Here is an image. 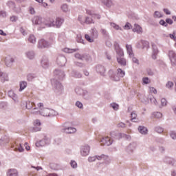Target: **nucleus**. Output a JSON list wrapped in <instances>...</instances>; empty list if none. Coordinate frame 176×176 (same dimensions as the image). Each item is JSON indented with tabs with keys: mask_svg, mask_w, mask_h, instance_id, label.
<instances>
[{
	"mask_svg": "<svg viewBox=\"0 0 176 176\" xmlns=\"http://www.w3.org/2000/svg\"><path fill=\"white\" fill-rule=\"evenodd\" d=\"M62 131H63V133H65L66 134H75L77 130L76 128L68 126V124L65 123L63 124Z\"/></svg>",
	"mask_w": 176,
	"mask_h": 176,
	"instance_id": "nucleus-4",
	"label": "nucleus"
},
{
	"mask_svg": "<svg viewBox=\"0 0 176 176\" xmlns=\"http://www.w3.org/2000/svg\"><path fill=\"white\" fill-rule=\"evenodd\" d=\"M138 129L139 133L143 135H146V134H148V129L144 126H140Z\"/></svg>",
	"mask_w": 176,
	"mask_h": 176,
	"instance_id": "nucleus-38",
	"label": "nucleus"
},
{
	"mask_svg": "<svg viewBox=\"0 0 176 176\" xmlns=\"http://www.w3.org/2000/svg\"><path fill=\"white\" fill-rule=\"evenodd\" d=\"M28 41L30 42V43L35 45V43H36V37H35L34 34H30L28 38Z\"/></svg>",
	"mask_w": 176,
	"mask_h": 176,
	"instance_id": "nucleus-42",
	"label": "nucleus"
},
{
	"mask_svg": "<svg viewBox=\"0 0 176 176\" xmlns=\"http://www.w3.org/2000/svg\"><path fill=\"white\" fill-rule=\"evenodd\" d=\"M166 89H171L173 87H174V82L171 81H168L166 84Z\"/></svg>",
	"mask_w": 176,
	"mask_h": 176,
	"instance_id": "nucleus-59",
	"label": "nucleus"
},
{
	"mask_svg": "<svg viewBox=\"0 0 176 176\" xmlns=\"http://www.w3.org/2000/svg\"><path fill=\"white\" fill-rule=\"evenodd\" d=\"M0 80L1 83H5V82H8L9 76L8 75V74L3 72V74L0 76Z\"/></svg>",
	"mask_w": 176,
	"mask_h": 176,
	"instance_id": "nucleus-35",
	"label": "nucleus"
},
{
	"mask_svg": "<svg viewBox=\"0 0 176 176\" xmlns=\"http://www.w3.org/2000/svg\"><path fill=\"white\" fill-rule=\"evenodd\" d=\"M163 118V113L160 111H154L151 113V119H162Z\"/></svg>",
	"mask_w": 176,
	"mask_h": 176,
	"instance_id": "nucleus-30",
	"label": "nucleus"
},
{
	"mask_svg": "<svg viewBox=\"0 0 176 176\" xmlns=\"http://www.w3.org/2000/svg\"><path fill=\"white\" fill-rule=\"evenodd\" d=\"M25 56L29 60H34L35 58V52L32 50H28L25 52Z\"/></svg>",
	"mask_w": 176,
	"mask_h": 176,
	"instance_id": "nucleus-26",
	"label": "nucleus"
},
{
	"mask_svg": "<svg viewBox=\"0 0 176 176\" xmlns=\"http://www.w3.org/2000/svg\"><path fill=\"white\" fill-rule=\"evenodd\" d=\"M41 65L45 69H46V68H49V59L47 57L44 56L41 58Z\"/></svg>",
	"mask_w": 176,
	"mask_h": 176,
	"instance_id": "nucleus-23",
	"label": "nucleus"
},
{
	"mask_svg": "<svg viewBox=\"0 0 176 176\" xmlns=\"http://www.w3.org/2000/svg\"><path fill=\"white\" fill-rule=\"evenodd\" d=\"M96 160H104V162L106 164H108L111 162L109 157H108V155H106L104 154H102L100 155H96Z\"/></svg>",
	"mask_w": 176,
	"mask_h": 176,
	"instance_id": "nucleus-21",
	"label": "nucleus"
},
{
	"mask_svg": "<svg viewBox=\"0 0 176 176\" xmlns=\"http://www.w3.org/2000/svg\"><path fill=\"white\" fill-rule=\"evenodd\" d=\"M131 28H133V26L131 25V23L127 22L124 26V29L128 30H131Z\"/></svg>",
	"mask_w": 176,
	"mask_h": 176,
	"instance_id": "nucleus-63",
	"label": "nucleus"
},
{
	"mask_svg": "<svg viewBox=\"0 0 176 176\" xmlns=\"http://www.w3.org/2000/svg\"><path fill=\"white\" fill-rule=\"evenodd\" d=\"M44 24V28L54 27V19L52 18L45 19Z\"/></svg>",
	"mask_w": 176,
	"mask_h": 176,
	"instance_id": "nucleus-20",
	"label": "nucleus"
},
{
	"mask_svg": "<svg viewBox=\"0 0 176 176\" xmlns=\"http://www.w3.org/2000/svg\"><path fill=\"white\" fill-rule=\"evenodd\" d=\"M114 47H115V51H116V54H118L117 57H124V52H123V50L122 48H120V46H119V43H115Z\"/></svg>",
	"mask_w": 176,
	"mask_h": 176,
	"instance_id": "nucleus-13",
	"label": "nucleus"
},
{
	"mask_svg": "<svg viewBox=\"0 0 176 176\" xmlns=\"http://www.w3.org/2000/svg\"><path fill=\"white\" fill-rule=\"evenodd\" d=\"M15 151H18V152H24V147H23V145L19 144L18 146H16V147L14 148Z\"/></svg>",
	"mask_w": 176,
	"mask_h": 176,
	"instance_id": "nucleus-55",
	"label": "nucleus"
},
{
	"mask_svg": "<svg viewBox=\"0 0 176 176\" xmlns=\"http://www.w3.org/2000/svg\"><path fill=\"white\" fill-rule=\"evenodd\" d=\"M100 142L101 145H106L107 146H109L110 145H112L113 140L112 138L108 136H104L100 139Z\"/></svg>",
	"mask_w": 176,
	"mask_h": 176,
	"instance_id": "nucleus-7",
	"label": "nucleus"
},
{
	"mask_svg": "<svg viewBox=\"0 0 176 176\" xmlns=\"http://www.w3.org/2000/svg\"><path fill=\"white\" fill-rule=\"evenodd\" d=\"M56 63L59 67H64L67 64V58L64 55H59L56 58Z\"/></svg>",
	"mask_w": 176,
	"mask_h": 176,
	"instance_id": "nucleus-8",
	"label": "nucleus"
},
{
	"mask_svg": "<svg viewBox=\"0 0 176 176\" xmlns=\"http://www.w3.org/2000/svg\"><path fill=\"white\" fill-rule=\"evenodd\" d=\"M148 91L151 94H157V90L153 87H148Z\"/></svg>",
	"mask_w": 176,
	"mask_h": 176,
	"instance_id": "nucleus-57",
	"label": "nucleus"
},
{
	"mask_svg": "<svg viewBox=\"0 0 176 176\" xmlns=\"http://www.w3.org/2000/svg\"><path fill=\"white\" fill-rule=\"evenodd\" d=\"M51 83L54 87V91L56 93H61L63 91V87L61 85V82H59L58 81H56L55 79L51 80Z\"/></svg>",
	"mask_w": 176,
	"mask_h": 176,
	"instance_id": "nucleus-5",
	"label": "nucleus"
},
{
	"mask_svg": "<svg viewBox=\"0 0 176 176\" xmlns=\"http://www.w3.org/2000/svg\"><path fill=\"white\" fill-rule=\"evenodd\" d=\"M8 6H10V8H14V10L15 12H16L17 13H19V12H20V7L16 8V6L14 5V3L12 1H9L8 3Z\"/></svg>",
	"mask_w": 176,
	"mask_h": 176,
	"instance_id": "nucleus-46",
	"label": "nucleus"
},
{
	"mask_svg": "<svg viewBox=\"0 0 176 176\" xmlns=\"http://www.w3.org/2000/svg\"><path fill=\"white\" fill-rule=\"evenodd\" d=\"M60 9L62 12H64V13H68V12H70L69 7L68 6V4L63 3L60 6Z\"/></svg>",
	"mask_w": 176,
	"mask_h": 176,
	"instance_id": "nucleus-39",
	"label": "nucleus"
},
{
	"mask_svg": "<svg viewBox=\"0 0 176 176\" xmlns=\"http://www.w3.org/2000/svg\"><path fill=\"white\" fill-rule=\"evenodd\" d=\"M34 105H35V104L32 102H26V109H32L34 108Z\"/></svg>",
	"mask_w": 176,
	"mask_h": 176,
	"instance_id": "nucleus-52",
	"label": "nucleus"
},
{
	"mask_svg": "<svg viewBox=\"0 0 176 176\" xmlns=\"http://www.w3.org/2000/svg\"><path fill=\"white\" fill-rule=\"evenodd\" d=\"M78 49H69V48H64L63 52L65 53H75V52H77Z\"/></svg>",
	"mask_w": 176,
	"mask_h": 176,
	"instance_id": "nucleus-51",
	"label": "nucleus"
},
{
	"mask_svg": "<svg viewBox=\"0 0 176 176\" xmlns=\"http://www.w3.org/2000/svg\"><path fill=\"white\" fill-rule=\"evenodd\" d=\"M152 47H153L152 58L153 60H156V58H157V54H159V50L157 49V46H156L155 45H153Z\"/></svg>",
	"mask_w": 176,
	"mask_h": 176,
	"instance_id": "nucleus-31",
	"label": "nucleus"
},
{
	"mask_svg": "<svg viewBox=\"0 0 176 176\" xmlns=\"http://www.w3.org/2000/svg\"><path fill=\"white\" fill-rule=\"evenodd\" d=\"M96 160H97V157L96 155L94 156H89L88 157V162L89 163H93V162H96Z\"/></svg>",
	"mask_w": 176,
	"mask_h": 176,
	"instance_id": "nucleus-61",
	"label": "nucleus"
},
{
	"mask_svg": "<svg viewBox=\"0 0 176 176\" xmlns=\"http://www.w3.org/2000/svg\"><path fill=\"white\" fill-rule=\"evenodd\" d=\"M132 31L133 32H137L138 34L141 35V34H142V28L141 26H140V25L135 23L133 25Z\"/></svg>",
	"mask_w": 176,
	"mask_h": 176,
	"instance_id": "nucleus-32",
	"label": "nucleus"
},
{
	"mask_svg": "<svg viewBox=\"0 0 176 176\" xmlns=\"http://www.w3.org/2000/svg\"><path fill=\"white\" fill-rule=\"evenodd\" d=\"M154 17L155 19H160L162 17H163V14H162V12H159V11H155L154 12Z\"/></svg>",
	"mask_w": 176,
	"mask_h": 176,
	"instance_id": "nucleus-56",
	"label": "nucleus"
},
{
	"mask_svg": "<svg viewBox=\"0 0 176 176\" xmlns=\"http://www.w3.org/2000/svg\"><path fill=\"white\" fill-rule=\"evenodd\" d=\"M169 135L172 140H176V133L175 131H171Z\"/></svg>",
	"mask_w": 176,
	"mask_h": 176,
	"instance_id": "nucleus-64",
	"label": "nucleus"
},
{
	"mask_svg": "<svg viewBox=\"0 0 176 176\" xmlns=\"http://www.w3.org/2000/svg\"><path fill=\"white\" fill-rule=\"evenodd\" d=\"M65 77V73H64V71L60 69H56L54 72V78L55 81H58L64 79Z\"/></svg>",
	"mask_w": 176,
	"mask_h": 176,
	"instance_id": "nucleus-3",
	"label": "nucleus"
},
{
	"mask_svg": "<svg viewBox=\"0 0 176 176\" xmlns=\"http://www.w3.org/2000/svg\"><path fill=\"white\" fill-rule=\"evenodd\" d=\"M89 153H90V146L85 144L80 148L81 156H89Z\"/></svg>",
	"mask_w": 176,
	"mask_h": 176,
	"instance_id": "nucleus-9",
	"label": "nucleus"
},
{
	"mask_svg": "<svg viewBox=\"0 0 176 176\" xmlns=\"http://www.w3.org/2000/svg\"><path fill=\"white\" fill-rule=\"evenodd\" d=\"M50 143V139L49 138H44L41 140L36 142V146L37 148H41V146H45V145H47V144Z\"/></svg>",
	"mask_w": 176,
	"mask_h": 176,
	"instance_id": "nucleus-11",
	"label": "nucleus"
},
{
	"mask_svg": "<svg viewBox=\"0 0 176 176\" xmlns=\"http://www.w3.org/2000/svg\"><path fill=\"white\" fill-rule=\"evenodd\" d=\"M63 23H64V19L57 17L54 21V27H56V28H60V27L63 25Z\"/></svg>",
	"mask_w": 176,
	"mask_h": 176,
	"instance_id": "nucleus-28",
	"label": "nucleus"
},
{
	"mask_svg": "<svg viewBox=\"0 0 176 176\" xmlns=\"http://www.w3.org/2000/svg\"><path fill=\"white\" fill-rule=\"evenodd\" d=\"M167 107V100L164 98L161 99V104L159 105V108H163Z\"/></svg>",
	"mask_w": 176,
	"mask_h": 176,
	"instance_id": "nucleus-47",
	"label": "nucleus"
},
{
	"mask_svg": "<svg viewBox=\"0 0 176 176\" xmlns=\"http://www.w3.org/2000/svg\"><path fill=\"white\" fill-rule=\"evenodd\" d=\"M131 122H135L138 121V120L137 119V113L132 112L131 114Z\"/></svg>",
	"mask_w": 176,
	"mask_h": 176,
	"instance_id": "nucleus-58",
	"label": "nucleus"
},
{
	"mask_svg": "<svg viewBox=\"0 0 176 176\" xmlns=\"http://www.w3.org/2000/svg\"><path fill=\"white\" fill-rule=\"evenodd\" d=\"M36 2H38L41 6H43V8H47L49 6V4L43 1V0H35Z\"/></svg>",
	"mask_w": 176,
	"mask_h": 176,
	"instance_id": "nucleus-48",
	"label": "nucleus"
},
{
	"mask_svg": "<svg viewBox=\"0 0 176 176\" xmlns=\"http://www.w3.org/2000/svg\"><path fill=\"white\" fill-rule=\"evenodd\" d=\"M164 163L166 164H169L170 166H173V167H176V160L174 158H171L170 157H165L163 159Z\"/></svg>",
	"mask_w": 176,
	"mask_h": 176,
	"instance_id": "nucleus-14",
	"label": "nucleus"
},
{
	"mask_svg": "<svg viewBox=\"0 0 176 176\" xmlns=\"http://www.w3.org/2000/svg\"><path fill=\"white\" fill-rule=\"evenodd\" d=\"M96 21L93 19V16H85V24H94Z\"/></svg>",
	"mask_w": 176,
	"mask_h": 176,
	"instance_id": "nucleus-43",
	"label": "nucleus"
},
{
	"mask_svg": "<svg viewBox=\"0 0 176 176\" xmlns=\"http://www.w3.org/2000/svg\"><path fill=\"white\" fill-rule=\"evenodd\" d=\"M109 74L111 80H113L114 82H119V80H120V77L118 75V74H113V70H110L109 72Z\"/></svg>",
	"mask_w": 176,
	"mask_h": 176,
	"instance_id": "nucleus-22",
	"label": "nucleus"
},
{
	"mask_svg": "<svg viewBox=\"0 0 176 176\" xmlns=\"http://www.w3.org/2000/svg\"><path fill=\"white\" fill-rule=\"evenodd\" d=\"M27 81H21L19 82V91H23L27 87Z\"/></svg>",
	"mask_w": 176,
	"mask_h": 176,
	"instance_id": "nucleus-40",
	"label": "nucleus"
},
{
	"mask_svg": "<svg viewBox=\"0 0 176 176\" xmlns=\"http://www.w3.org/2000/svg\"><path fill=\"white\" fill-rule=\"evenodd\" d=\"M85 38L90 43H93V42H94V38H93L94 37H93V36H91V37H90V36L89 34H85Z\"/></svg>",
	"mask_w": 176,
	"mask_h": 176,
	"instance_id": "nucleus-54",
	"label": "nucleus"
},
{
	"mask_svg": "<svg viewBox=\"0 0 176 176\" xmlns=\"http://www.w3.org/2000/svg\"><path fill=\"white\" fill-rule=\"evenodd\" d=\"M76 41L78 43H82V45H85V40H83V38H82V35H80V34L77 35Z\"/></svg>",
	"mask_w": 176,
	"mask_h": 176,
	"instance_id": "nucleus-53",
	"label": "nucleus"
},
{
	"mask_svg": "<svg viewBox=\"0 0 176 176\" xmlns=\"http://www.w3.org/2000/svg\"><path fill=\"white\" fill-rule=\"evenodd\" d=\"M33 25H37L39 28H45V18L35 16L32 19Z\"/></svg>",
	"mask_w": 176,
	"mask_h": 176,
	"instance_id": "nucleus-2",
	"label": "nucleus"
},
{
	"mask_svg": "<svg viewBox=\"0 0 176 176\" xmlns=\"http://www.w3.org/2000/svg\"><path fill=\"white\" fill-rule=\"evenodd\" d=\"M117 75L120 78H123L126 75V73L122 69H118Z\"/></svg>",
	"mask_w": 176,
	"mask_h": 176,
	"instance_id": "nucleus-50",
	"label": "nucleus"
},
{
	"mask_svg": "<svg viewBox=\"0 0 176 176\" xmlns=\"http://www.w3.org/2000/svg\"><path fill=\"white\" fill-rule=\"evenodd\" d=\"M136 46L138 49H141V47H142V49H145V47L148 49V47H149V43H148V41L141 40L136 43Z\"/></svg>",
	"mask_w": 176,
	"mask_h": 176,
	"instance_id": "nucleus-19",
	"label": "nucleus"
},
{
	"mask_svg": "<svg viewBox=\"0 0 176 176\" xmlns=\"http://www.w3.org/2000/svg\"><path fill=\"white\" fill-rule=\"evenodd\" d=\"M70 76H72V78H82V74H80V72L75 71V70H72L70 73H69Z\"/></svg>",
	"mask_w": 176,
	"mask_h": 176,
	"instance_id": "nucleus-37",
	"label": "nucleus"
},
{
	"mask_svg": "<svg viewBox=\"0 0 176 176\" xmlns=\"http://www.w3.org/2000/svg\"><path fill=\"white\" fill-rule=\"evenodd\" d=\"M137 149V144L136 143H131L127 147H126V152L129 153V155H131L134 153V151Z\"/></svg>",
	"mask_w": 176,
	"mask_h": 176,
	"instance_id": "nucleus-16",
	"label": "nucleus"
},
{
	"mask_svg": "<svg viewBox=\"0 0 176 176\" xmlns=\"http://www.w3.org/2000/svg\"><path fill=\"white\" fill-rule=\"evenodd\" d=\"M4 62L6 65V67H12L13 65V63H14V58L13 57L8 55L4 58Z\"/></svg>",
	"mask_w": 176,
	"mask_h": 176,
	"instance_id": "nucleus-17",
	"label": "nucleus"
},
{
	"mask_svg": "<svg viewBox=\"0 0 176 176\" xmlns=\"http://www.w3.org/2000/svg\"><path fill=\"white\" fill-rule=\"evenodd\" d=\"M78 96H80L83 98H89V92L86 90H83L81 88H76L75 90Z\"/></svg>",
	"mask_w": 176,
	"mask_h": 176,
	"instance_id": "nucleus-10",
	"label": "nucleus"
},
{
	"mask_svg": "<svg viewBox=\"0 0 176 176\" xmlns=\"http://www.w3.org/2000/svg\"><path fill=\"white\" fill-rule=\"evenodd\" d=\"M34 127L33 130L34 131H41V125L42 124L41 123L40 120H35L33 122Z\"/></svg>",
	"mask_w": 176,
	"mask_h": 176,
	"instance_id": "nucleus-24",
	"label": "nucleus"
},
{
	"mask_svg": "<svg viewBox=\"0 0 176 176\" xmlns=\"http://www.w3.org/2000/svg\"><path fill=\"white\" fill-rule=\"evenodd\" d=\"M150 102H151V104L155 107H159V102H157V100H156V98L154 96L150 98Z\"/></svg>",
	"mask_w": 176,
	"mask_h": 176,
	"instance_id": "nucleus-49",
	"label": "nucleus"
},
{
	"mask_svg": "<svg viewBox=\"0 0 176 176\" xmlns=\"http://www.w3.org/2000/svg\"><path fill=\"white\" fill-rule=\"evenodd\" d=\"M91 31L92 38H97L98 36V30H97V28H93Z\"/></svg>",
	"mask_w": 176,
	"mask_h": 176,
	"instance_id": "nucleus-44",
	"label": "nucleus"
},
{
	"mask_svg": "<svg viewBox=\"0 0 176 176\" xmlns=\"http://www.w3.org/2000/svg\"><path fill=\"white\" fill-rule=\"evenodd\" d=\"M74 57L78 58V60H86V61H89V60L91 59L90 56L87 54H80L79 53L75 54Z\"/></svg>",
	"mask_w": 176,
	"mask_h": 176,
	"instance_id": "nucleus-18",
	"label": "nucleus"
},
{
	"mask_svg": "<svg viewBox=\"0 0 176 176\" xmlns=\"http://www.w3.org/2000/svg\"><path fill=\"white\" fill-rule=\"evenodd\" d=\"M8 96L9 97H10V98H12V100H14V101L15 102H17L18 100H17V96L16 95V94H14V91H8Z\"/></svg>",
	"mask_w": 176,
	"mask_h": 176,
	"instance_id": "nucleus-41",
	"label": "nucleus"
},
{
	"mask_svg": "<svg viewBox=\"0 0 176 176\" xmlns=\"http://www.w3.org/2000/svg\"><path fill=\"white\" fill-rule=\"evenodd\" d=\"M126 49L127 52V54H129V57H134V52H133V47L131 45L126 44Z\"/></svg>",
	"mask_w": 176,
	"mask_h": 176,
	"instance_id": "nucleus-34",
	"label": "nucleus"
},
{
	"mask_svg": "<svg viewBox=\"0 0 176 176\" xmlns=\"http://www.w3.org/2000/svg\"><path fill=\"white\" fill-rule=\"evenodd\" d=\"M110 107H111V108H113V109L114 111H118V109H119V104H116V103H115V102L111 103V104H110Z\"/></svg>",
	"mask_w": 176,
	"mask_h": 176,
	"instance_id": "nucleus-60",
	"label": "nucleus"
},
{
	"mask_svg": "<svg viewBox=\"0 0 176 176\" xmlns=\"http://www.w3.org/2000/svg\"><path fill=\"white\" fill-rule=\"evenodd\" d=\"M114 47H115V51H116V54H118L117 57H124V52H123V50L122 48H120V46H119V43H115Z\"/></svg>",
	"mask_w": 176,
	"mask_h": 176,
	"instance_id": "nucleus-12",
	"label": "nucleus"
},
{
	"mask_svg": "<svg viewBox=\"0 0 176 176\" xmlns=\"http://www.w3.org/2000/svg\"><path fill=\"white\" fill-rule=\"evenodd\" d=\"M7 176H18L19 171L16 168H10L6 172Z\"/></svg>",
	"mask_w": 176,
	"mask_h": 176,
	"instance_id": "nucleus-25",
	"label": "nucleus"
},
{
	"mask_svg": "<svg viewBox=\"0 0 176 176\" xmlns=\"http://www.w3.org/2000/svg\"><path fill=\"white\" fill-rule=\"evenodd\" d=\"M117 63L122 67H126L127 62L123 56H117Z\"/></svg>",
	"mask_w": 176,
	"mask_h": 176,
	"instance_id": "nucleus-27",
	"label": "nucleus"
},
{
	"mask_svg": "<svg viewBox=\"0 0 176 176\" xmlns=\"http://www.w3.org/2000/svg\"><path fill=\"white\" fill-rule=\"evenodd\" d=\"M100 2L104 5L107 8H112L115 6V3L113 0H100Z\"/></svg>",
	"mask_w": 176,
	"mask_h": 176,
	"instance_id": "nucleus-29",
	"label": "nucleus"
},
{
	"mask_svg": "<svg viewBox=\"0 0 176 176\" xmlns=\"http://www.w3.org/2000/svg\"><path fill=\"white\" fill-rule=\"evenodd\" d=\"M168 58L169 60H170L171 65H176V54L175 52L173 50H170L168 52Z\"/></svg>",
	"mask_w": 176,
	"mask_h": 176,
	"instance_id": "nucleus-15",
	"label": "nucleus"
},
{
	"mask_svg": "<svg viewBox=\"0 0 176 176\" xmlns=\"http://www.w3.org/2000/svg\"><path fill=\"white\" fill-rule=\"evenodd\" d=\"M37 47L38 49H47V47H50V43L43 38L40 39L38 41Z\"/></svg>",
	"mask_w": 176,
	"mask_h": 176,
	"instance_id": "nucleus-6",
	"label": "nucleus"
},
{
	"mask_svg": "<svg viewBox=\"0 0 176 176\" xmlns=\"http://www.w3.org/2000/svg\"><path fill=\"white\" fill-rule=\"evenodd\" d=\"M96 72L100 74L102 76H104L105 75V67L102 65L96 66Z\"/></svg>",
	"mask_w": 176,
	"mask_h": 176,
	"instance_id": "nucleus-33",
	"label": "nucleus"
},
{
	"mask_svg": "<svg viewBox=\"0 0 176 176\" xmlns=\"http://www.w3.org/2000/svg\"><path fill=\"white\" fill-rule=\"evenodd\" d=\"M169 38H170V39H173V41H175L176 42V30H174L172 34H169Z\"/></svg>",
	"mask_w": 176,
	"mask_h": 176,
	"instance_id": "nucleus-62",
	"label": "nucleus"
},
{
	"mask_svg": "<svg viewBox=\"0 0 176 176\" xmlns=\"http://www.w3.org/2000/svg\"><path fill=\"white\" fill-rule=\"evenodd\" d=\"M37 107L31 110V113L33 115L40 113L41 116L45 117L57 116L58 115V113L53 109L43 108V103H38Z\"/></svg>",
	"mask_w": 176,
	"mask_h": 176,
	"instance_id": "nucleus-1",
	"label": "nucleus"
},
{
	"mask_svg": "<svg viewBox=\"0 0 176 176\" xmlns=\"http://www.w3.org/2000/svg\"><path fill=\"white\" fill-rule=\"evenodd\" d=\"M110 27H111V28H113L116 31H123V29L122 28V27H120L119 25H118L115 22H111Z\"/></svg>",
	"mask_w": 176,
	"mask_h": 176,
	"instance_id": "nucleus-36",
	"label": "nucleus"
},
{
	"mask_svg": "<svg viewBox=\"0 0 176 176\" xmlns=\"http://www.w3.org/2000/svg\"><path fill=\"white\" fill-rule=\"evenodd\" d=\"M78 20L79 23L83 25H85V23L86 16H85L82 14L78 15Z\"/></svg>",
	"mask_w": 176,
	"mask_h": 176,
	"instance_id": "nucleus-45",
	"label": "nucleus"
}]
</instances>
